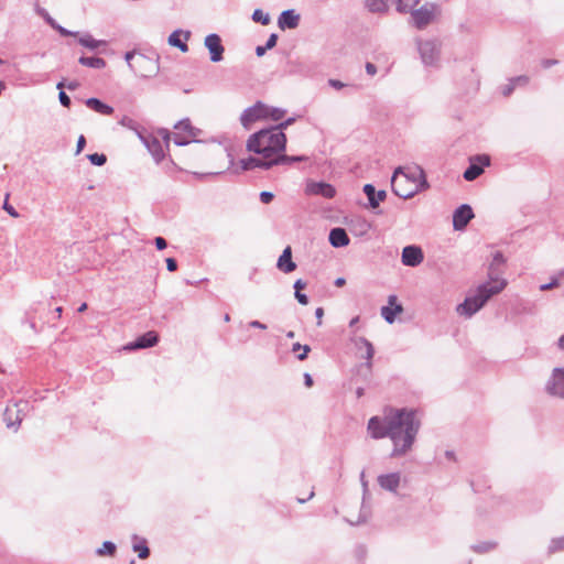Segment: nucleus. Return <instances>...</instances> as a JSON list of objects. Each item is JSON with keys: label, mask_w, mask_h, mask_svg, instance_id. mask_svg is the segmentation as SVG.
<instances>
[{"label": "nucleus", "mask_w": 564, "mask_h": 564, "mask_svg": "<svg viewBox=\"0 0 564 564\" xmlns=\"http://www.w3.org/2000/svg\"><path fill=\"white\" fill-rule=\"evenodd\" d=\"M366 3L372 12H383L388 8L386 0H366Z\"/></svg>", "instance_id": "obj_31"}, {"label": "nucleus", "mask_w": 564, "mask_h": 564, "mask_svg": "<svg viewBox=\"0 0 564 564\" xmlns=\"http://www.w3.org/2000/svg\"><path fill=\"white\" fill-rule=\"evenodd\" d=\"M86 144V139L84 135H80L77 140V149L76 153H80Z\"/></svg>", "instance_id": "obj_46"}, {"label": "nucleus", "mask_w": 564, "mask_h": 564, "mask_svg": "<svg viewBox=\"0 0 564 564\" xmlns=\"http://www.w3.org/2000/svg\"><path fill=\"white\" fill-rule=\"evenodd\" d=\"M189 39L188 32H182V31H174L169 36V44L175 47H178L182 52H187L188 46L186 44L187 40Z\"/></svg>", "instance_id": "obj_20"}, {"label": "nucleus", "mask_w": 564, "mask_h": 564, "mask_svg": "<svg viewBox=\"0 0 564 564\" xmlns=\"http://www.w3.org/2000/svg\"><path fill=\"white\" fill-rule=\"evenodd\" d=\"M273 194L270 193V192H261L260 194V200L263 203V204H269L272 202L273 199Z\"/></svg>", "instance_id": "obj_40"}, {"label": "nucleus", "mask_w": 564, "mask_h": 564, "mask_svg": "<svg viewBox=\"0 0 564 564\" xmlns=\"http://www.w3.org/2000/svg\"><path fill=\"white\" fill-rule=\"evenodd\" d=\"M86 105L99 112V113H102V115H111L112 113V108L104 102H101L99 99H96V98H89L87 101H86Z\"/></svg>", "instance_id": "obj_27"}, {"label": "nucleus", "mask_w": 564, "mask_h": 564, "mask_svg": "<svg viewBox=\"0 0 564 564\" xmlns=\"http://www.w3.org/2000/svg\"><path fill=\"white\" fill-rule=\"evenodd\" d=\"M300 17L293 10L283 11L279 18V26L284 29H294L297 26Z\"/></svg>", "instance_id": "obj_22"}, {"label": "nucleus", "mask_w": 564, "mask_h": 564, "mask_svg": "<svg viewBox=\"0 0 564 564\" xmlns=\"http://www.w3.org/2000/svg\"><path fill=\"white\" fill-rule=\"evenodd\" d=\"M276 267L284 273L293 272L296 269V264L292 260V250L290 246H288L279 257Z\"/></svg>", "instance_id": "obj_18"}, {"label": "nucleus", "mask_w": 564, "mask_h": 564, "mask_svg": "<svg viewBox=\"0 0 564 564\" xmlns=\"http://www.w3.org/2000/svg\"><path fill=\"white\" fill-rule=\"evenodd\" d=\"M62 312H63V308L61 306L56 308V313H57L58 318L61 317Z\"/></svg>", "instance_id": "obj_61"}, {"label": "nucleus", "mask_w": 564, "mask_h": 564, "mask_svg": "<svg viewBox=\"0 0 564 564\" xmlns=\"http://www.w3.org/2000/svg\"><path fill=\"white\" fill-rule=\"evenodd\" d=\"M549 551L551 553L564 551V535L552 539L549 545Z\"/></svg>", "instance_id": "obj_33"}, {"label": "nucleus", "mask_w": 564, "mask_h": 564, "mask_svg": "<svg viewBox=\"0 0 564 564\" xmlns=\"http://www.w3.org/2000/svg\"><path fill=\"white\" fill-rule=\"evenodd\" d=\"M79 43H80L83 46H86V47H89V48H96V47H98L100 44H102V42L95 40V39H94L93 36H90V35H85V36L80 37V39H79Z\"/></svg>", "instance_id": "obj_36"}, {"label": "nucleus", "mask_w": 564, "mask_h": 564, "mask_svg": "<svg viewBox=\"0 0 564 564\" xmlns=\"http://www.w3.org/2000/svg\"><path fill=\"white\" fill-rule=\"evenodd\" d=\"M549 391L554 395L564 398V369H554Z\"/></svg>", "instance_id": "obj_17"}, {"label": "nucleus", "mask_w": 564, "mask_h": 564, "mask_svg": "<svg viewBox=\"0 0 564 564\" xmlns=\"http://www.w3.org/2000/svg\"><path fill=\"white\" fill-rule=\"evenodd\" d=\"M87 310V303H83L79 307H78V312H85Z\"/></svg>", "instance_id": "obj_58"}, {"label": "nucleus", "mask_w": 564, "mask_h": 564, "mask_svg": "<svg viewBox=\"0 0 564 564\" xmlns=\"http://www.w3.org/2000/svg\"><path fill=\"white\" fill-rule=\"evenodd\" d=\"M288 336H289V337H293V336H294V333H293V332H290V333L288 334Z\"/></svg>", "instance_id": "obj_64"}, {"label": "nucleus", "mask_w": 564, "mask_h": 564, "mask_svg": "<svg viewBox=\"0 0 564 564\" xmlns=\"http://www.w3.org/2000/svg\"><path fill=\"white\" fill-rule=\"evenodd\" d=\"M132 549L138 553V556L142 560L149 557L150 550L147 545V541L143 538H139L137 534L132 535Z\"/></svg>", "instance_id": "obj_25"}, {"label": "nucleus", "mask_w": 564, "mask_h": 564, "mask_svg": "<svg viewBox=\"0 0 564 564\" xmlns=\"http://www.w3.org/2000/svg\"><path fill=\"white\" fill-rule=\"evenodd\" d=\"M291 120L279 127L261 130L252 134L247 143L249 151L262 155V159L250 158L242 161V167L250 170L256 166L269 167L279 162L278 155L285 149L286 137L282 132V127L290 124Z\"/></svg>", "instance_id": "obj_3"}, {"label": "nucleus", "mask_w": 564, "mask_h": 564, "mask_svg": "<svg viewBox=\"0 0 564 564\" xmlns=\"http://www.w3.org/2000/svg\"><path fill=\"white\" fill-rule=\"evenodd\" d=\"M330 84H332L334 87H336V88H340V87H343V84H341V83H339V82H337V80H330Z\"/></svg>", "instance_id": "obj_57"}, {"label": "nucleus", "mask_w": 564, "mask_h": 564, "mask_svg": "<svg viewBox=\"0 0 564 564\" xmlns=\"http://www.w3.org/2000/svg\"><path fill=\"white\" fill-rule=\"evenodd\" d=\"M295 297L299 301V303L302 305H306L308 303L307 296L304 293H302L301 291L295 292Z\"/></svg>", "instance_id": "obj_41"}, {"label": "nucleus", "mask_w": 564, "mask_h": 564, "mask_svg": "<svg viewBox=\"0 0 564 564\" xmlns=\"http://www.w3.org/2000/svg\"><path fill=\"white\" fill-rule=\"evenodd\" d=\"M89 161L95 165H104L106 163V155L105 154H98L94 153L88 155Z\"/></svg>", "instance_id": "obj_38"}, {"label": "nucleus", "mask_w": 564, "mask_h": 564, "mask_svg": "<svg viewBox=\"0 0 564 564\" xmlns=\"http://www.w3.org/2000/svg\"><path fill=\"white\" fill-rule=\"evenodd\" d=\"M159 341L158 333L150 330L144 335L140 336L134 343L127 345L124 348L128 350L143 349L153 347Z\"/></svg>", "instance_id": "obj_15"}, {"label": "nucleus", "mask_w": 564, "mask_h": 564, "mask_svg": "<svg viewBox=\"0 0 564 564\" xmlns=\"http://www.w3.org/2000/svg\"><path fill=\"white\" fill-rule=\"evenodd\" d=\"M3 208H4V210H7V212H8V214H9V215H11L12 217H14V218L19 217V214L15 212V209H14L11 205H9V204H8V202H7V200L4 202Z\"/></svg>", "instance_id": "obj_44"}, {"label": "nucleus", "mask_w": 564, "mask_h": 564, "mask_svg": "<svg viewBox=\"0 0 564 564\" xmlns=\"http://www.w3.org/2000/svg\"><path fill=\"white\" fill-rule=\"evenodd\" d=\"M424 259L423 251L417 246H408L402 250V263L408 267H416Z\"/></svg>", "instance_id": "obj_11"}, {"label": "nucleus", "mask_w": 564, "mask_h": 564, "mask_svg": "<svg viewBox=\"0 0 564 564\" xmlns=\"http://www.w3.org/2000/svg\"><path fill=\"white\" fill-rule=\"evenodd\" d=\"M64 87H65L64 82H59V83L57 84V88H58V89H63ZM58 97H59V101H61V104H62L64 107H69V105H70V99H69V97H68V96H67L63 90H61V93H59Z\"/></svg>", "instance_id": "obj_37"}, {"label": "nucleus", "mask_w": 564, "mask_h": 564, "mask_svg": "<svg viewBox=\"0 0 564 564\" xmlns=\"http://www.w3.org/2000/svg\"><path fill=\"white\" fill-rule=\"evenodd\" d=\"M276 41H278V35L271 34L265 44L267 48L270 50V48L274 47L276 44Z\"/></svg>", "instance_id": "obj_43"}, {"label": "nucleus", "mask_w": 564, "mask_h": 564, "mask_svg": "<svg viewBox=\"0 0 564 564\" xmlns=\"http://www.w3.org/2000/svg\"><path fill=\"white\" fill-rule=\"evenodd\" d=\"M304 381L307 388H311L313 386V379L310 373L304 375Z\"/></svg>", "instance_id": "obj_51"}, {"label": "nucleus", "mask_w": 564, "mask_h": 564, "mask_svg": "<svg viewBox=\"0 0 564 564\" xmlns=\"http://www.w3.org/2000/svg\"><path fill=\"white\" fill-rule=\"evenodd\" d=\"M345 283H346V281H345V279H344V278H337V279L335 280V285H336V286H338V288L344 286V285H345Z\"/></svg>", "instance_id": "obj_53"}, {"label": "nucleus", "mask_w": 564, "mask_h": 564, "mask_svg": "<svg viewBox=\"0 0 564 564\" xmlns=\"http://www.w3.org/2000/svg\"><path fill=\"white\" fill-rule=\"evenodd\" d=\"M437 13V8L434 4H425L419 10L412 12V19L414 24L419 29H422L432 22Z\"/></svg>", "instance_id": "obj_9"}, {"label": "nucleus", "mask_w": 564, "mask_h": 564, "mask_svg": "<svg viewBox=\"0 0 564 564\" xmlns=\"http://www.w3.org/2000/svg\"><path fill=\"white\" fill-rule=\"evenodd\" d=\"M362 393H364V390H362V389H358V390H357V394H358V397H361V395H362Z\"/></svg>", "instance_id": "obj_62"}, {"label": "nucleus", "mask_w": 564, "mask_h": 564, "mask_svg": "<svg viewBox=\"0 0 564 564\" xmlns=\"http://www.w3.org/2000/svg\"><path fill=\"white\" fill-rule=\"evenodd\" d=\"M126 61L135 75L141 77H149L156 70V63L154 59L141 53H127Z\"/></svg>", "instance_id": "obj_8"}, {"label": "nucleus", "mask_w": 564, "mask_h": 564, "mask_svg": "<svg viewBox=\"0 0 564 564\" xmlns=\"http://www.w3.org/2000/svg\"><path fill=\"white\" fill-rule=\"evenodd\" d=\"M560 285V281L557 278H554L550 283L547 284H542L540 286V290L541 291H547V290H551L553 288H557Z\"/></svg>", "instance_id": "obj_39"}, {"label": "nucleus", "mask_w": 564, "mask_h": 564, "mask_svg": "<svg viewBox=\"0 0 564 564\" xmlns=\"http://www.w3.org/2000/svg\"><path fill=\"white\" fill-rule=\"evenodd\" d=\"M329 241L334 247H345L349 243V238L343 228H334L329 234Z\"/></svg>", "instance_id": "obj_23"}, {"label": "nucleus", "mask_w": 564, "mask_h": 564, "mask_svg": "<svg viewBox=\"0 0 564 564\" xmlns=\"http://www.w3.org/2000/svg\"><path fill=\"white\" fill-rule=\"evenodd\" d=\"M388 306H383L381 308V315L388 323H393L395 319V316L400 313H402L403 307L402 305L397 303V296L390 295L388 299Z\"/></svg>", "instance_id": "obj_16"}, {"label": "nucleus", "mask_w": 564, "mask_h": 564, "mask_svg": "<svg viewBox=\"0 0 564 564\" xmlns=\"http://www.w3.org/2000/svg\"><path fill=\"white\" fill-rule=\"evenodd\" d=\"M358 321H359V316H356V317H354V318L350 321L349 325H350V326H354V325H356V324L358 323Z\"/></svg>", "instance_id": "obj_59"}, {"label": "nucleus", "mask_w": 564, "mask_h": 564, "mask_svg": "<svg viewBox=\"0 0 564 564\" xmlns=\"http://www.w3.org/2000/svg\"><path fill=\"white\" fill-rule=\"evenodd\" d=\"M311 497H312V496H308V498H307V499L296 498V502H297V503H304V502H306Z\"/></svg>", "instance_id": "obj_60"}, {"label": "nucleus", "mask_w": 564, "mask_h": 564, "mask_svg": "<svg viewBox=\"0 0 564 564\" xmlns=\"http://www.w3.org/2000/svg\"><path fill=\"white\" fill-rule=\"evenodd\" d=\"M252 20L254 22L261 23L263 25H267L270 23V17L260 9L254 10V12L252 14Z\"/></svg>", "instance_id": "obj_35"}, {"label": "nucleus", "mask_w": 564, "mask_h": 564, "mask_svg": "<svg viewBox=\"0 0 564 564\" xmlns=\"http://www.w3.org/2000/svg\"><path fill=\"white\" fill-rule=\"evenodd\" d=\"M505 286L506 281L498 279L480 285L475 295L466 297L464 303L457 306V313L465 316H471L479 311L492 295L501 292Z\"/></svg>", "instance_id": "obj_5"}, {"label": "nucleus", "mask_w": 564, "mask_h": 564, "mask_svg": "<svg viewBox=\"0 0 564 564\" xmlns=\"http://www.w3.org/2000/svg\"><path fill=\"white\" fill-rule=\"evenodd\" d=\"M420 51L422 58L426 64H432L440 53L437 46L433 42L422 43L420 45Z\"/></svg>", "instance_id": "obj_21"}, {"label": "nucleus", "mask_w": 564, "mask_h": 564, "mask_svg": "<svg viewBox=\"0 0 564 564\" xmlns=\"http://www.w3.org/2000/svg\"><path fill=\"white\" fill-rule=\"evenodd\" d=\"M225 321L226 322H229L230 321V316L228 314L225 315Z\"/></svg>", "instance_id": "obj_63"}, {"label": "nucleus", "mask_w": 564, "mask_h": 564, "mask_svg": "<svg viewBox=\"0 0 564 564\" xmlns=\"http://www.w3.org/2000/svg\"><path fill=\"white\" fill-rule=\"evenodd\" d=\"M344 520L351 524H359L369 517L370 507L367 496H347L341 510Z\"/></svg>", "instance_id": "obj_6"}, {"label": "nucleus", "mask_w": 564, "mask_h": 564, "mask_svg": "<svg viewBox=\"0 0 564 564\" xmlns=\"http://www.w3.org/2000/svg\"><path fill=\"white\" fill-rule=\"evenodd\" d=\"M558 347L564 349V335L558 338Z\"/></svg>", "instance_id": "obj_56"}, {"label": "nucleus", "mask_w": 564, "mask_h": 564, "mask_svg": "<svg viewBox=\"0 0 564 564\" xmlns=\"http://www.w3.org/2000/svg\"><path fill=\"white\" fill-rule=\"evenodd\" d=\"M503 262H505V259H503L502 254H501L500 252H497V253L495 254V257H494V263H492V265H495V264H501V263H503Z\"/></svg>", "instance_id": "obj_50"}, {"label": "nucleus", "mask_w": 564, "mask_h": 564, "mask_svg": "<svg viewBox=\"0 0 564 564\" xmlns=\"http://www.w3.org/2000/svg\"><path fill=\"white\" fill-rule=\"evenodd\" d=\"M496 546H497L496 542L486 541V542H479V543L473 544L471 550L476 553L482 554V553H487V552L495 550Z\"/></svg>", "instance_id": "obj_30"}, {"label": "nucleus", "mask_w": 564, "mask_h": 564, "mask_svg": "<svg viewBox=\"0 0 564 564\" xmlns=\"http://www.w3.org/2000/svg\"><path fill=\"white\" fill-rule=\"evenodd\" d=\"M364 192L372 207H377L386 198V193L383 191L377 193L371 184H366Z\"/></svg>", "instance_id": "obj_24"}, {"label": "nucleus", "mask_w": 564, "mask_h": 564, "mask_svg": "<svg viewBox=\"0 0 564 564\" xmlns=\"http://www.w3.org/2000/svg\"><path fill=\"white\" fill-rule=\"evenodd\" d=\"M315 316L317 318V325H322L323 323V316H324V310L323 307H317L315 311Z\"/></svg>", "instance_id": "obj_47"}, {"label": "nucleus", "mask_w": 564, "mask_h": 564, "mask_svg": "<svg viewBox=\"0 0 564 564\" xmlns=\"http://www.w3.org/2000/svg\"><path fill=\"white\" fill-rule=\"evenodd\" d=\"M79 84L77 82H72L69 84H67V88L69 90H75L76 88H78Z\"/></svg>", "instance_id": "obj_55"}, {"label": "nucleus", "mask_w": 564, "mask_h": 564, "mask_svg": "<svg viewBox=\"0 0 564 564\" xmlns=\"http://www.w3.org/2000/svg\"><path fill=\"white\" fill-rule=\"evenodd\" d=\"M474 217L473 209L468 205H462L457 208L453 216V226L456 230L464 229L469 220Z\"/></svg>", "instance_id": "obj_13"}, {"label": "nucleus", "mask_w": 564, "mask_h": 564, "mask_svg": "<svg viewBox=\"0 0 564 564\" xmlns=\"http://www.w3.org/2000/svg\"><path fill=\"white\" fill-rule=\"evenodd\" d=\"M419 427L416 412L408 409L386 408L382 417L373 416L368 422V431L373 438L390 437L392 456H402L411 449Z\"/></svg>", "instance_id": "obj_2"}, {"label": "nucleus", "mask_w": 564, "mask_h": 564, "mask_svg": "<svg viewBox=\"0 0 564 564\" xmlns=\"http://www.w3.org/2000/svg\"><path fill=\"white\" fill-rule=\"evenodd\" d=\"M166 240L162 237H156L155 238V246L159 250H163L166 248Z\"/></svg>", "instance_id": "obj_45"}, {"label": "nucleus", "mask_w": 564, "mask_h": 564, "mask_svg": "<svg viewBox=\"0 0 564 564\" xmlns=\"http://www.w3.org/2000/svg\"><path fill=\"white\" fill-rule=\"evenodd\" d=\"M366 70L369 75L373 76L377 73V68L372 63L366 64Z\"/></svg>", "instance_id": "obj_49"}, {"label": "nucleus", "mask_w": 564, "mask_h": 564, "mask_svg": "<svg viewBox=\"0 0 564 564\" xmlns=\"http://www.w3.org/2000/svg\"><path fill=\"white\" fill-rule=\"evenodd\" d=\"M117 551V546L111 541H105L100 547L96 550L98 556H113Z\"/></svg>", "instance_id": "obj_28"}, {"label": "nucleus", "mask_w": 564, "mask_h": 564, "mask_svg": "<svg viewBox=\"0 0 564 564\" xmlns=\"http://www.w3.org/2000/svg\"><path fill=\"white\" fill-rule=\"evenodd\" d=\"M250 326L252 327H257V328H261V329H264L265 328V325L261 324L260 322L258 321H253L250 323Z\"/></svg>", "instance_id": "obj_54"}, {"label": "nucleus", "mask_w": 564, "mask_h": 564, "mask_svg": "<svg viewBox=\"0 0 564 564\" xmlns=\"http://www.w3.org/2000/svg\"><path fill=\"white\" fill-rule=\"evenodd\" d=\"M378 482L382 490L395 491L400 484V475L398 473L381 475L378 477Z\"/></svg>", "instance_id": "obj_19"}, {"label": "nucleus", "mask_w": 564, "mask_h": 564, "mask_svg": "<svg viewBox=\"0 0 564 564\" xmlns=\"http://www.w3.org/2000/svg\"><path fill=\"white\" fill-rule=\"evenodd\" d=\"M166 268L169 271L173 272V271H176L177 269V263L175 261V259L173 258H167L166 259Z\"/></svg>", "instance_id": "obj_42"}, {"label": "nucleus", "mask_w": 564, "mask_h": 564, "mask_svg": "<svg viewBox=\"0 0 564 564\" xmlns=\"http://www.w3.org/2000/svg\"><path fill=\"white\" fill-rule=\"evenodd\" d=\"M79 63L93 68H104L106 66V62L99 57H80Z\"/></svg>", "instance_id": "obj_29"}, {"label": "nucleus", "mask_w": 564, "mask_h": 564, "mask_svg": "<svg viewBox=\"0 0 564 564\" xmlns=\"http://www.w3.org/2000/svg\"><path fill=\"white\" fill-rule=\"evenodd\" d=\"M195 128L188 120L181 121L175 126L171 134L167 130H158L156 134L148 141V148L156 161H161L166 151H170V140L174 141L176 149L170 154L175 164L188 170L199 163L212 162L224 149L216 143H202L195 141Z\"/></svg>", "instance_id": "obj_1"}, {"label": "nucleus", "mask_w": 564, "mask_h": 564, "mask_svg": "<svg viewBox=\"0 0 564 564\" xmlns=\"http://www.w3.org/2000/svg\"><path fill=\"white\" fill-rule=\"evenodd\" d=\"M395 2L398 11L408 12L411 11L420 0H395Z\"/></svg>", "instance_id": "obj_32"}, {"label": "nucleus", "mask_w": 564, "mask_h": 564, "mask_svg": "<svg viewBox=\"0 0 564 564\" xmlns=\"http://www.w3.org/2000/svg\"><path fill=\"white\" fill-rule=\"evenodd\" d=\"M267 50H268L267 46H258L256 48V53H257L258 56H262L265 53Z\"/></svg>", "instance_id": "obj_52"}, {"label": "nucleus", "mask_w": 564, "mask_h": 564, "mask_svg": "<svg viewBox=\"0 0 564 564\" xmlns=\"http://www.w3.org/2000/svg\"><path fill=\"white\" fill-rule=\"evenodd\" d=\"M306 193L310 195H321L325 198H333L336 194V189L328 183L311 182L306 185Z\"/></svg>", "instance_id": "obj_14"}, {"label": "nucleus", "mask_w": 564, "mask_h": 564, "mask_svg": "<svg viewBox=\"0 0 564 564\" xmlns=\"http://www.w3.org/2000/svg\"><path fill=\"white\" fill-rule=\"evenodd\" d=\"M292 350L294 352L299 351L297 358L300 360H304V359L307 358V355L311 351V347L308 345H301V344L296 343V344L293 345Z\"/></svg>", "instance_id": "obj_34"}, {"label": "nucleus", "mask_w": 564, "mask_h": 564, "mask_svg": "<svg viewBox=\"0 0 564 564\" xmlns=\"http://www.w3.org/2000/svg\"><path fill=\"white\" fill-rule=\"evenodd\" d=\"M357 346H358L359 349H365V357L367 359L366 367L370 371L371 370V359H372L373 354H375L373 346L371 345L370 341H368L365 338H359L358 341H357Z\"/></svg>", "instance_id": "obj_26"}, {"label": "nucleus", "mask_w": 564, "mask_h": 564, "mask_svg": "<svg viewBox=\"0 0 564 564\" xmlns=\"http://www.w3.org/2000/svg\"><path fill=\"white\" fill-rule=\"evenodd\" d=\"M205 46L210 53V59L213 62H219L223 59L224 46L221 40L217 34H209L205 39Z\"/></svg>", "instance_id": "obj_12"}, {"label": "nucleus", "mask_w": 564, "mask_h": 564, "mask_svg": "<svg viewBox=\"0 0 564 564\" xmlns=\"http://www.w3.org/2000/svg\"><path fill=\"white\" fill-rule=\"evenodd\" d=\"M285 111L280 108L270 107L262 102H257L252 107L246 109L241 115V123L245 128H249L256 121L259 120H272L279 121L283 119Z\"/></svg>", "instance_id": "obj_7"}, {"label": "nucleus", "mask_w": 564, "mask_h": 564, "mask_svg": "<svg viewBox=\"0 0 564 564\" xmlns=\"http://www.w3.org/2000/svg\"><path fill=\"white\" fill-rule=\"evenodd\" d=\"M490 164L488 155H477L470 159L469 167L464 172L466 181H474L484 172V167Z\"/></svg>", "instance_id": "obj_10"}, {"label": "nucleus", "mask_w": 564, "mask_h": 564, "mask_svg": "<svg viewBox=\"0 0 564 564\" xmlns=\"http://www.w3.org/2000/svg\"><path fill=\"white\" fill-rule=\"evenodd\" d=\"M305 288H306V282H304L301 279L295 281V283H294L295 292H300V291H302Z\"/></svg>", "instance_id": "obj_48"}, {"label": "nucleus", "mask_w": 564, "mask_h": 564, "mask_svg": "<svg viewBox=\"0 0 564 564\" xmlns=\"http://www.w3.org/2000/svg\"><path fill=\"white\" fill-rule=\"evenodd\" d=\"M391 185L394 194L402 198H411L429 187L425 173L419 165L398 167L392 175Z\"/></svg>", "instance_id": "obj_4"}]
</instances>
